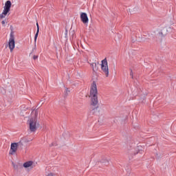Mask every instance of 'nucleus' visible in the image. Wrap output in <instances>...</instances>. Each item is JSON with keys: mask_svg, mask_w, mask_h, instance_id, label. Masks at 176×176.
Returning <instances> with one entry per match:
<instances>
[{"mask_svg": "<svg viewBox=\"0 0 176 176\" xmlns=\"http://www.w3.org/2000/svg\"><path fill=\"white\" fill-rule=\"evenodd\" d=\"M80 19L83 24H87V23H89V18L87 17V14L82 12L80 14Z\"/></svg>", "mask_w": 176, "mask_h": 176, "instance_id": "obj_9", "label": "nucleus"}, {"mask_svg": "<svg viewBox=\"0 0 176 176\" xmlns=\"http://www.w3.org/2000/svg\"><path fill=\"white\" fill-rule=\"evenodd\" d=\"M8 46H9L10 52L12 53V52H13V50H14V47H15L14 32L13 31H11L10 32V39L8 41Z\"/></svg>", "mask_w": 176, "mask_h": 176, "instance_id": "obj_5", "label": "nucleus"}, {"mask_svg": "<svg viewBox=\"0 0 176 176\" xmlns=\"http://www.w3.org/2000/svg\"><path fill=\"white\" fill-rule=\"evenodd\" d=\"M138 153V150H136L135 151H132V155H137Z\"/></svg>", "mask_w": 176, "mask_h": 176, "instance_id": "obj_15", "label": "nucleus"}, {"mask_svg": "<svg viewBox=\"0 0 176 176\" xmlns=\"http://www.w3.org/2000/svg\"><path fill=\"white\" fill-rule=\"evenodd\" d=\"M38 109L32 111L31 118L29 120V130L31 133H35L39 126V122H38Z\"/></svg>", "mask_w": 176, "mask_h": 176, "instance_id": "obj_1", "label": "nucleus"}, {"mask_svg": "<svg viewBox=\"0 0 176 176\" xmlns=\"http://www.w3.org/2000/svg\"><path fill=\"white\" fill-rule=\"evenodd\" d=\"M33 58H34V60H36V58H38V56H35V55H34V56H33Z\"/></svg>", "mask_w": 176, "mask_h": 176, "instance_id": "obj_19", "label": "nucleus"}, {"mask_svg": "<svg viewBox=\"0 0 176 176\" xmlns=\"http://www.w3.org/2000/svg\"><path fill=\"white\" fill-rule=\"evenodd\" d=\"M101 69L102 72H104L106 78H108V76H109V68L108 67V61L107 60V58L102 60Z\"/></svg>", "mask_w": 176, "mask_h": 176, "instance_id": "obj_4", "label": "nucleus"}, {"mask_svg": "<svg viewBox=\"0 0 176 176\" xmlns=\"http://www.w3.org/2000/svg\"><path fill=\"white\" fill-rule=\"evenodd\" d=\"M91 67H92L94 72H97V71H98V66L97 65V63H91Z\"/></svg>", "mask_w": 176, "mask_h": 176, "instance_id": "obj_11", "label": "nucleus"}, {"mask_svg": "<svg viewBox=\"0 0 176 176\" xmlns=\"http://www.w3.org/2000/svg\"><path fill=\"white\" fill-rule=\"evenodd\" d=\"M130 75H131V76L132 78H133V71L131 72Z\"/></svg>", "mask_w": 176, "mask_h": 176, "instance_id": "obj_21", "label": "nucleus"}, {"mask_svg": "<svg viewBox=\"0 0 176 176\" xmlns=\"http://www.w3.org/2000/svg\"><path fill=\"white\" fill-rule=\"evenodd\" d=\"M69 135L68 133H63V137H65V138L66 135Z\"/></svg>", "mask_w": 176, "mask_h": 176, "instance_id": "obj_17", "label": "nucleus"}, {"mask_svg": "<svg viewBox=\"0 0 176 176\" xmlns=\"http://www.w3.org/2000/svg\"><path fill=\"white\" fill-rule=\"evenodd\" d=\"M65 38H67V35H68V30H67V29H65Z\"/></svg>", "mask_w": 176, "mask_h": 176, "instance_id": "obj_16", "label": "nucleus"}, {"mask_svg": "<svg viewBox=\"0 0 176 176\" xmlns=\"http://www.w3.org/2000/svg\"><path fill=\"white\" fill-rule=\"evenodd\" d=\"M170 27L168 26H160L159 30H158V35H160V36L163 37V36H166V35H167V34H168V31H170Z\"/></svg>", "mask_w": 176, "mask_h": 176, "instance_id": "obj_6", "label": "nucleus"}, {"mask_svg": "<svg viewBox=\"0 0 176 176\" xmlns=\"http://www.w3.org/2000/svg\"><path fill=\"white\" fill-rule=\"evenodd\" d=\"M67 93L69 92V89L68 88H66Z\"/></svg>", "mask_w": 176, "mask_h": 176, "instance_id": "obj_22", "label": "nucleus"}, {"mask_svg": "<svg viewBox=\"0 0 176 176\" xmlns=\"http://www.w3.org/2000/svg\"><path fill=\"white\" fill-rule=\"evenodd\" d=\"M47 176H54V174H53V173H49Z\"/></svg>", "mask_w": 176, "mask_h": 176, "instance_id": "obj_18", "label": "nucleus"}, {"mask_svg": "<svg viewBox=\"0 0 176 176\" xmlns=\"http://www.w3.org/2000/svg\"><path fill=\"white\" fill-rule=\"evenodd\" d=\"M37 31L34 36V42H36V39H38V35L39 34V24L36 23Z\"/></svg>", "mask_w": 176, "mask_h": 176, "instance_id": "obj_13", "label": "nucleus"}, {"mask_svg": "<svg viewBox=\"0 0 176 176\" xmlns=\"http://www.w3.org/2000/svg\"><path fill=\"white\" fill-rule=\"evenodd\" d=\"M12 165H13V167L16 168V164H14V163L12 162Z\"/></svg>", "mask_w": 176, "mask_h": 176, "instance_id": "obj_23", "label": "nucleus"}, {"mask_svg": "<svg viewBox=\"0 0 176 176\" xmlns=\"http://www.w3.org/2000/svg\"><path fill=\"white\" fill-rule=\"evenodd\" d=\"M89 97L91 98V105L97 107L98 105V91H97V84L94 81L91 85Z\"/></svg>", "mask_w": 176, "mask_h": 176, "instance_id": "obj_2", "label": "nucleus"}, {"mask_svg": "<svg viewBox=\"0 0 176 176\" xmlns=\"http://www.w3.org/2000/svg\"><path fill=\"white\" fill-rule=\"evenodd\" d=\"M10 8H12V2L8 0L5 3L3 12L0 14L1 20H2V19H5V17L8 16V14L10 12Z\"/></svg>", "mask_w": 176, "mask_h": 176, "instance_id": "obj_3", "label": "nucleus"}, {"mask_svg": "<svg viewBox=\"0 0 176 176\" xmlns=\"http://www.w3.org/2000/svg\"><path fill=\"white\" fill-rule=\"evenodd\" d=\"M92 113L94 115H96L98 116H99L100 115V110L98 109V107L94 108V109H92Z\"/></svg>", "mask_w": 176, "mask_h": 176, "instance_id": "obj_12", "label": "nucleus"}, {"mask_svg": "<svg viewBox=\"0 0 176 176\" xmlns=\"http://www.w3.org/2000/svg\"><path fill=\"white\" fill-rule=\"evenodd\" d=\"M5 23H6L5 21H1L2 25H5Z\"/></svg>", "mask_w": 176, "mask_h": 176, "instance_id": "obj_20", "label": "nucleus"}, {"mask_svg": "<svg viewBox=\"0 0 176 176\" xmlns=\"http://www.w3.org/2000/svg\"><path fill=\"white\" fill-rule=\"evenodd\" d=\"M17 149H19V147L17 146V143H12L10 146V150L9 151V155H16V153L17 152Z\"/></svg>", "mask_w": 176, "mask_h": 176, "instance_id": "obj_8", "label": "nucleus"}, {"mask_svg": "<svg viewBox=\"0 0 176 176\" xmlns=\"http://www.w3.org/2000/svg\"><path fill=\"white\" fill-rule=\"evenodd\" d=\"M100 163H109V160H108L106 157H103L100 160Z\"/></svg>", "mask_w": 176, "mask_h": 176, "instance_id": "obj_14", "label": "nucleus"}, {"mask_svg": "<svg viewBox=\"0 0 176 176\" xmlns=\"http://www.w3.org/2000/svg\"><path fill=\"white\" fill-rule=\"evenodd\" d=\"M16 145L20 151L24 149L25 145H27V139L25 138L21 139L19 142H16Z\"/></svg>", "mask_w": 176, "mask_h": 176, "instance_id": "obj_7", "label": "nucleus"}, {"mask_svg": "<svg viewBox=\"0 0 176 176\" xmlns=\"http://www.w3.org/2000/svg\"><path fill=\"white\" fill-rule=\"evenodd\" d=\"M32 164H34V162L28 161L23 164V167H25V168H28V167H31V166H32Z\"/></svg>", "mask_w": 176, "mask_h": 176, "instance_id": "obj_10", "label": "nucleus"}]
</instances>
